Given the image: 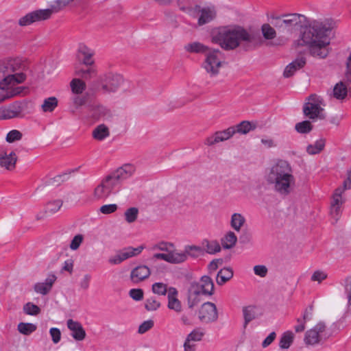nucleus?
Instances as JSON below:
<instances>
[{
  "instance_id": "nucleus-40",
  "label": "nucleus",
  "mask_w": 351,
  "mask_h": 351,
  "mask_svg": "<svg viewBox=\"0 0 351 351\" xmlns=\"http://www.w3.org/2000/svg\"><path fill=\"white\" fill-rule=\"evenodd\" d=\"M70 86L72 92L76 95L81 94L86 88V84L78 78L73 79Z\"/></svg>"
},
{
  "instance_id": "nucleus-62",
  "label": "nucleus",
  "mask_w": 351,
  "mask_h": 351,
  "mask_svg": "<svg viewBox=\"0 0 351 351\" xmlns=\"http://www.w3.org/2000/svg\"><path fill=\"white\" fill-rule=\"evenodd\" d=\"M117 205L115 204H106L100 207V212L105 215L114 213L117 210Z\"/></svg>"
},
{
  "instance_id": "nucleus-16",
  "label": "nucleus",
  "mask_w": 351,
  "mask_h": 351,
  "mask_svg": "<svg viewBox=\"0 0 351 351\" xmlns=\"http://www.w3.org/2000/svg\"><path fill=\"white\" fill-rule=\"evenodd\" d=\"M17 156L15 152L2 147L0 148V167L11 171L14 169Z\"/></svg>"
},
{
  "instance_id": "nucleus-4",
  "label": "nucleus",
  "mask_w": 351,
  "mask_h": 351,
  "mask_svg": "<svg viewBox=\"0 0 351 351\" xmlns=\"http://www.w3.org/2000/svg\"><path fill=\"white\" fill-rule=\"evenodd\" d=\"M266 181L274 191L282 195L289 194L295 184L292 168L285 160H279L271 166L266 175Z\"/></svg>"
},
{
  "instance_id": "nucleus-29",
  "label": "nucleus",
  "mask_w": 351,
  "mask_h": 351,
  "mask_svg": "<svg viewBox=\"0 0 351 351\" xmlns=\"http://www.w3.org/2000/svg\"><path fill=\"white\" fill-rule=\"evenodd\" d=\"M184 50L189 53H204L210 49L199 42H193L184 45Z\"/></svg>"
},
{
  "instance_id": "nucleus-31",
  "label": "nucleus",
  "mask_w": 351,
  "mask_h": 351,
  "mask_svg": "<svg viewBox=\"0 0 351 351\" xmlns=\"http://www.w3.org/2000/svg\"><path fill=\"white\" fill-rule=\"evenodd\" d=\"M109 136V128L104 124L99 125L93 131V137L97 141H102Z\"/></svg>"
},
{
  "instance_id": "nucleus-63",
  "label": "nucleus",
  "mask_w": 351,
  "mask_h": 351,
  "mask_svg": "<svg viewBox=\"0 0 351 351\" xmlns=\"http://www.w3.org/2000/svg\"><path fill=\"white\" fill-rule=\"evenodd\" d=\"M253 269L254 274L261 278L265 277L268 272L267 267L263 265H255Z\"/></svg>"
},
{
  "instance_id": "nucleus-42",
  "label": "nucleus",
  "mask_w": 351,
  "mask_h": 351,
  "mask_svg": "<svg viewBox=\"0 0 351 351\" xmlns=\"http://www.w3.org/2000/svg\"><path fill=\"white\" fill-rule=\"evenodd\" d=\"M76 75L85 80L90 79L97 75V69L94 66L81 69L75 71Z\"/></svg>"
},
{
  "instance_id": "nucleus-26",
  "label": "nucleus",
  "mask_w": 351,
  "mask_h": 351,
  "mask_svg": "<svg viewBox=\"0 0 351 351\" xmlns=\"http://www.w3.org/2000/svg\"><path fill=\"white\" fill-rule=\"evenodd\" d=\"M244 318L243 327L245 328L248 324L258 317V308L254 305H249L243 308Z\"/></svg>"
},
{
  "instance_id": "nucleus-43",
  "label": "nucleus",
  "mask_w": 351,
  "mask_h": 351,
  "mask_svg": "<svg viewBox=\"0 0 351 351\" xmlns=\"http://www.w3.org/2000/svg\"><path fill=\"white\" fill-rule=\"evenodd\" d=\"M73 1V0H56L51 4L50 8H48L47 10H50L52 14L53 12H58L70 4Z\"/></svg>"
},
{
  "instance_id": "nucleus-50",
  "label": "nucleus",
  "mask_w": 351,
  "mask_h": 351,
  "mask_svg": "<svg viewBox=\"0 0 351 351\" xmlns=\"http://www.w3.org/2000/svg\"><path fill=\"white\" fill-rule=\"evenodd\" d=\"M23 311L29 315H37L40 310V308L32 302H27L23 306Z\"/></svg>"
},
{
  "instance_id": "nucleus-8",
  "label": "nucleus",
  "mask_w": 351,
  "mask_h": 351,
  "mask_svg": "<svg viewBox=\"0 0 351 351\" xmlns=\"http://www.w3.org/2000/svg\"><path fill=\"white\" fill-rule=\"evenodd\" d=\"M125 79L117 73L107 71L98 77V85L104 93H115L123 84Z\"/></svg>"
},
{
  "instance_id": "nucleus-45",
  "label": "nucleus",
  "mask_w": 351,
  "mask_h": 351,
  "mask_svg": "<svg viewBox=\"0 0 351 351\" xmlns=\"http://www.w3.org/2000/svg\"><path fill=\"white\" fill-rule=\"evenodd\" d=\"M58 106V99L56 97L45 99L41 105L43 110H54Z\"/></svg>"
},
{
  "instance_id": "nucleus-59",
  "label": "nucleus",
  "mask_w": 351,
  "mask_h": 351,
  "mask_svg": "<svg viewBox=\"0 0 351 351\" xmlns=\"http://www.w3.org/2000/svg\"><path fill=\"white\" fill-rule=\"evenodd\" d=\"M345 289L348 299L347 310L351 313V277L348 278Z\"/></svg>"
},
{
  "instance_id": "nucleus-39",
  "label": "nucleus",
  "mask_w": 351,
  "mask_h": 351,
  "mask_svg": "<svg viewBox=\"0 0 351 351\" xmlns=\"http://www.w3.org/2000/svg\"><path fill=\"white\" fill-rule=\"evenodd\" d=\"M36 328V325L32 323L20 322L17 326L18 331L24 335H31Z\"/></svg>"
},
{
  "instance_id": "nucleus-24",
  "label": "nucleus",
  "mask_w": 351,
  "mask_h": 351,
  "mask_svg": "<svg viewBox=\"0 0 351 351\" xmlns=\"http://www.w3.org/2000/svg\"><path fill=\"white\" fill-rule=\"evenodd\" d=\"M325 104L323 99L317 95H311L306 100L303 110H324Z\"/></svg>"
},
{
  "instance_id": "nucleus-11",
  "label": "nucleus",
  "mask_w": 351,
  "mask_h": 351,
  "mask_svg": "<svg viewBox=\"0 0 351 351\" xmlns=\"http://www.w3.org/2000/svg\"><path fill=\"white\" fill-rule=\"evenodd\" d=\"M145 248L144 245L136 247L128 246L118 251L116 254L109 258L108 262L112 265H119L124 261L138 256Z\"/></svg>"
},
{
  "instance_id": "nucleus-25",
  "label": "nucleus",
  "mask_w": 351,
  "mask_h": 351,
  "mask_svg": "<svg viewBox=\"0 0 351 351\" xmlns=\"http://www.w3.org/2000/svg\"><path fill=\"white\" fill-rule=\"evenodd\" d=\"M246 223L245 216L240 213H234L230 216V226L237 232H239Z\"/></svg>"
},
{
  "instance_id": "nucleus-32",
  "label": "nucleus",
  "mask_w": 351,
  "mask_h": 351,
  "mask_svg": "<svg viewBox=\"0 0 351 351\" xmlns=\"http://www.w3.org/2000/svg\"><path fill=\"white\" fill-rule=\"evenodd\" d=\"M79 52L83 56L82 62L86 66H92L94 60L92 58L94 55V51L86 45H82L79 48Z\"/></svg>"
},
{
  "instance_id": "nucleus-13",
  "label": "nucleus",
  "mask_w": 351,
  "mask_h": 351,
  "mask_svg": "<svg viewBox=\"0 0 351 351\" xmlns=\"http://www.w3.org/2000/svg\"><path fill=\"white\" fill-rule=\"evenodd\" d=\"M136 171V167L132 164H125L109 174V177L119 189L122 182L131 178Z\"/></svg>"
},
{
  "instance_id": "nucleus-18",
  "label": "nucleus",
  "mask_w": 351,
  "mask_h": 351,
  "mask_svg": "<svg viewBox=\"0 0 351 351\" xmlns=\"http://www.w3.org/2000/svg\"><path fill=\"white\" fill-rule=\"evenodd\" d=\"M236 133L235 128L230 127L226 130L216 132L205 139L204 143L211 146L216 143L223 142L230 139Z\"/></svg>"
},
{
  "instance_id": "nucleus-36",
  "label": "nucleus",
  "mask_w": 351,
  "mask_h": 351,
  "mask_svg": "<svg viewBox=\"0 0 351 351\" xmlns=\"http://www.w3.org/2000/svg\"><path fill=\"white\" fill-rule=\"evenodd\" d=\"M233 276V271L230 267H224L221 269L217 274V282L218 285H221L232 278Z\"/></svg>"
},
{
  "instance_id": "nucleus-52",
  "label": "nucleus",
  "mask_w": 351,
  "mask_h": 351,
  "mask_svg": "<svg viewBox=\"0 0 351 351\" xmlns=\"http://www.w3.org/2000/svg\"><path fill=\"white\" fill-rule=\"evenodd\" d=\"M261 29L265 38L271 40L276 37V31L270 25L264 24Z\"/></svg>"
},
{
  "instance_id": "nucleus-7",
  "label": "nucleus",
  "mask_w": 351,
  "mask_h": 351,
  "mask_svg": "<svg viewBox=\"0 0 351 351\" xmlns=\"http://www.w3.org/2000/svg\"><path fill=\"white\" fill-rule=\"evenodd\" d=\"M332 335L330 328H327L324 322H319L305 332L304 342L308 346H313L323 343Z\"/></svg>"
},
{
  "instance_id": "nucleus-64",
  "label": "nucleus",
  "mask_w": 351,
  "mask_h": 351,
  "mask_svg": "<svg viewBox=\"0 0 351 351\" xmlns=\"http://www.w3.org/2000/svg\"><path fill=\"white\" fill-rule=\"evenodd\" d=\"M129 295L135 301H141L143 298V291L141 289H132L130 291Z\"/></svg>"
},
{
  "instance_id": "nucleus-22",
  "label": "nucleus",
  "mask_w": 351,
  "mask_h": 351,
  "mask_svg": "<svg viewBox=\"0 0 351 351\" xmlns=\"http://www.w3.org/2000/svg\"><path fill=\"white\" fill-rule=\"evenodd\" d=\"M150 273V269L147 266L139 265L132 270L130 278L133 282L138 283L148 278Z\"/></svg>"
},
{
  "instance_id": "nucleus-41",
  "label": "nucleus",
  "mask_w": 351,
  "mask_h": 351,
  "mask_svg": "<svg viewBox=\"0 0 351 351\" xmlns=\"http://www.w3.org/2000/svg\"><path fill=\"white\" fill-rule=\"evenodd\" d=\"M62 206V202L61 199H57L49 201L46 206L45 211L49 214H53L58 212Z\"/></svg>"
},
{
  "instance_id": "nucleus-48",
  "label": "nucleus",
  "mask_w": 351,
  "mask_h": 351,
  "mask_svg": "<svg viewBox=\"0 0 351 351\" xmlns=\"http://www.w3.org/2000/svg\"><path fill=\"white\" fill-rule=\"evenodd\" d=\"M152 291L158 295H165L168 294L169 288L166 284L162 282H155L152 285Z\"/></svg>"
},
{
  "instance_id": "nucleus-34",
  "label": "nucleus",
  "mask_w": 351,
  "mask_h": 351,
  "mask_svg": "<svg viewBox=\"0 0 351 351\" xmlns=\"http://www.w3.org/2000/svg\"><path fill=\"white\" fill-rule=\"evenodd\" d=\"M221 245L225 249H230L233 247L237 241V237L235 233L232 231H228L225 234V235L221 238Z\"/></svg>"
},
{
  "instance_id": "nucleus-44",
  "label": "nucleus",
  "mask_w": 351,
  "mask_h": 351,
  "mask_svg": "<svg viewBox=\"0 0 351 351\" xmlns=\"http://www.w3.org/2000/svg\"><path fill=\"white\" fill-rule=\"evenodd\" d=\"M138 215V209L136 207H131L125 211L124 217L125 221L129 223L134 222Z\"/></svg>"
},
{
  "instance_id": "nucleus-23",
  "label": "nucleus",
  "mask_w": 351,
  "mask_h": 351,
  "mask_svg": "<svg viewBox=\"0 0 351 351\" xmlns=\"http://www.w3.org/2000/svg\"><path fill=\"white\" fill-rule=\"evenodd\" d=\"M306 64V59L304 57H300L291 63H289L285 69L283 75L285 77H290L293 76L297 71L300 70Z\"/></svg>"
},
{
  "instance_id": "nucleus-3",
  "label": "nucleus",
  "mask_w": 351,
  "mask_h": 351,
  "mask_svg": "<svg viewBox=\"0 0 351 351\" xmlns=\"http://www.w3.org/2000/svg\"><path fill=\"white\" fill-rule=\"evenodd\" d=\"M210 40L224 50H234L243 43H251L253 36L241 26L227 25L213 30Z\"/></svg>"
},
{
  "instance_id": "nucleus-56",
  "label": "nucleus",
  "mask_w": 351,
  "mask_h": 351,
  "mask_svg": "<svg viewBox=\"0 0 351 351\" xmlns=\"http://www.w3.org/2000/svg\"><path fill=\"white\" fill-rule=\"evenodd\" d=\"M160 306V302L155 298L151 297L145 302V308L148 311H156Z\"/></svg>"
},
{
  "instance_id": "nucleus-27",
  "label": "nucleus",
  "mask_w": 351,
  "mask_h": 351,
  "mask_svg": "<svg viewBox=\"0 0 351 351\" xmlns=\"http://www.w3.org/2000/svg\"><path fill=\"white\" fill-rule=\"evenodd\" d=\"M166 252H169V258L168 263L173 264H179L186 261V256L185 250L178 251L173 250V247L169 251H166Z\"/></svg>"
},
{
  "instance_id": "nucleus-14",
  "label": "nucleus",
  "mask_w": 351,
  "mask_h": 351,
  "mask_svg": "<svg viewBox=\"0 0 351 351\" xmlns=\"http://www.w3.org/2000/svg\"><path fill=\"white\" fill-rule=\"evenodd\" d=\"M51 16V11L50 10H37L21 16L19 19L18 23L22 27L28 26L34 23L48 19Z\"/></svg>"
},
{
  "instance_id": "nucleus-17",
  "label": "nucleus",
  "mask_w": 351,
  "mask_h": 351,
  "mask_svg": "<svg viewBox=\"0 0 351 351\" xmlns=\"http://www.w3.org/2000/svg\"><path fill=\"white\" fill-rule=\"evenodd\" d=\"M56 280V275L53 273H49L43 281L36 282L33 286V289L38 294L47 295L51 291Z\"/></svg>"
},
{
  "instance_id": "nucleus-12",
  "label": "nucleus",
  "mask_w": 351,
  "mask_h": 351,
  "mask_svg": "<svg viewBox=\"0 0 351 351\" xmlns=\"http://www.w3.org/2000/svg\"><path fill=\"white\" fill-rule=\"evenodd\" d=\"M119 190L109 176H106L94 190V197L97 199H106L111 194Z\"/></svg>"
},
{
  "instance_id": "nucleus-33",
  "label": "nucleus",
  "mask_w": 351,
  "mask_h": 351,
  "mask_svg": "<svg viewBox=\"0 0 351 351\" xmlns=\"http://www.w3.org/2000/svg\"><path fill=\"white\" fill-rule=\"evenodd\" d=\"M184 250L186 259H188L189 256L192 258H197L199 256L204 255V249L202 247V243L200 245H186L184 247Z\"/></svg>"
},
{
  "instance_id": "nucleus-55",
  "label": "nucleus",
  "mask_w": 351,
  "mask_h": 351,
  "mask_svg": "<svg viewBox=\"0 0 351 351\" xmlns=\"http://www.w3.org/2000/svg\"><path fill=\"white\" fill-rule=\"evenodd\" d=\"M21 138L22 134L19 130H12L7 134L5 140L8 143H12L21 140Z\"/></svg>"
},
{
  "instance_id": "nucleus-21",
  "label": "nucleus",
  "mask_w": 351,
  "mask_h": 351,
  "mask_svg": "<svg viewBox=\"0 0 351 351\" xmlns=\"http://www.w3.org/2000/svg\"><path fill=\"white\" fill-rule=\"evenodd\" d=\"M178 292L174 287H169L168 290V304L169 309L174 311L176 313L182 311V304L178 298Z\"/></svg>"
},
{
  "instance_id": "nucleus-46",
  "label": "nucleus",
  "mask_w": 351,
  "mask_h": 351,
  "mask_svg": "<svg viewBox=\"0 0 351 351\" xmlns=\"http://www.w3.org/2000/svg\"><path fill=\"white\" fill-rule=\"evenodd\" d=\"M24 117L23 111H0V119L22 118Z\"/></svg>"
},
{
  "instance_id": "nucleus-37",
  "label": "nucleus",
  "mask_w": 351,
  "mask_h": 351,
  "mask_svg": "<svg viewBox=\"0 0 351 351\" xmlns=\"http://www.w3.org/2000/svg\"><path fill=\"white\" fill-rule=\"evenodd\" d=\"M348 87L343 82H339L333 88V96L337 99H343L348 95Z\"/></svg>"
},
{
  "instance_id": "nucleus-47",
  "label": "nucleus",
  "mask_w": 351,
  "mask_h": 351,
  "mask_svg": "<svg viewBox=\"0 0 351 351\" xmlns=\"http://www.w3.org/2000/svg\"><path fill=\"white\" fill-rule=\"evenodd\" d=\"M36 105L32 101H23L20 102H16L14 103L12 108L10 110H25V109H32L35 108Z\"/></svg>"
},
{
  "instance_id": "nucleus-9",
  "label": "nucleus",
  "mask_w": 351,
  "mask_h": 351,
  "mask_svg": "<svg viewBox=\"0 0 351 351\" xmlns=\"http://www.w3.org/2000/svg\"><path fill=\"white\" fill-rule=\"evenodd\" d=\"M350 189H351V171L348 172V177L343 182V187L337 188L332 197L330 213L335 221H337L341 215V207L345 201L343 193L345 190Z\"/></svg>"
},
{
  "instance_id": "nucleus-19",
  "label": "nucleus",
  "mask_w": 351,
  "mask_h": 351,
  "mask_svg": "<svg viewBox=\"0 0 351 351\" xmlns=\"http://www.w3.org/2000/svg\"><path fill=\"white\" fill-rule=\"evenodd\" d=\"M198 18V24L203 25L212 21L216 16V10L213 5H206L197 8L195 12Z\"/></svg>"
},
{
  "instance_id": "nucleus-2",
  "label": "nucleus",
  "mask_w": 351,
  "mask_h": 351,
  "mask_svg": "<svg viewBox=\"0 0 351 351\" xmlns=\"http://www.w3.org/2000/svg\"><path fill=\"white\" fill-rule=\"evenodd\" d=\"M327 30L322 23L314 22L302 30L298 45L308 47L313 56L325 58L328 55L330 43Z\"/></svg>"
},
{
  "instance_id": "nucleus-28",
  "label": "nucleus",
  "mask_w": 351,
  "mask_h": 351,
  "mask_svg": "<svg viewBox=\"0 0 351 351\" xmlns=\"http://www.w3.org/2000/svg\"><path fill=\"white\" fill-rule=\"evenodd\" d=\"M204 254H215L221 251V245L216 240L204 239L201 242Z\"/></svg>"
},
{
  "instance_id": "nucleus-58",
  "label": "nucleus",
  "mask_w": 351,
  "mask_h": 351,
  "mask_svg": "<svg viewBox=\"0 0 351 351\" xmlns=\"http://www.w3.org/2000/svg\"><path fill=\"white\" fill-rule=\"evenodd\" d=\"M71 102L73 108H78L84 106L86 104V100L84 97L77 95L72 97Z\"/></svg>"
},
{
  "instance_id": "nucleus-5",
  "label": "nucleus",
  "mask_w": 351,
  "mask_h": 351,
  "mask_svg": "<svg viewBox=\"0 0 351 351\" xmlns=\"http://www.w3.org/2000/svg\"><path fill=\"white\" fill-rule=\"evenodd\" d=\"M213 291V282L208 276H202L199 282L191 283L188 294L189 306L196 305L200 301L202 295H211Z\"/></svg>"
},
{
  "instance_id": "nucleus-51",
  "label": "nucleus",
  "mask_w": 351,
  "mask_h": 351,
  "mask_svg": "<svg viewBox=\"0 0 351 351\" xmlns=\"http://www.w3.org/2000/svg\"><path fill=\"white\" fill-rule=\"evenodd\" d=\"M234 128H235L236 133L242 134H245L252 130V126L248 121H242Z\"/></svg>"
},
{
  "instance_id": "nucleus-49",
  "label": "nucleus",
  "mask_w": 351,
  "mask_h": 351,
  "mask_svg": "<svg viewBox=\"0 0 351 351\" xmlns=\"http://www.w3.org/2000/svg\"><path fill=\"white\" fill-rule=\"evenodd\" d=\"M295 129L298 133L306 134L311 131L312 125L308 121H303L295 124Z\"/></svg>"
},
{
  "instance_id": "nucleus-38",
  "label": "nucleus",
  "mask_w": 351,
  "mask_h": 351,
  "mask_svg": "<svg viewBox=\"0 0 351 351\" xmlns=\"http://www.w3.org/2000/svg\"><path fill=\"white\" fill-rule=\"evenodd\" d=\"M294 339V334L292 331L285 332L280 339L279 346L282 349H288L292 344Z\"/></svg>"
},
{
  "instance_id": "nucleus-15",
  "label": "nucleus",
  "mask_w": 351,
  "mask_h": 351,
  "mask_svg": "<svg viewBox=\"0 0 351 351\" xmlns=\"http://www.w3.org/2000/svg\"><path fill=\"white\" fill-rule=\"evenodd\" d=\"M198 317L204 323L215 321L218 317L216 306L209 302L204 303L199 311Z\"/></svg>"
},
{
  "instance_id": "nucleus-10",
  "label": "nucleus",
  "mask_w": 351,
  "mask_h": 351,
  "mask_svg": "<svg viewBox=\"0 0 351 351\" xmlns=\"http://www.w3.org/2000/svg\"><path fill=\"white\" fill-rule=\"evenodd\" d=\"M224 64L223 54L219 49H210L205 54L203 68L210 76L217 75Z\"/></svg>"
},
{
  "instance_id": "nucleus-20",
  "label": "nucleus",
  "mask_w": 351,
  "mask_h": 351,
  "mask_svg": "<svg viewBox=\"0 0 351 351\" xmlns=\"http://www.w3.org/2000/svg\"><path fill=\"white\" fill-rule=\"evenodd\" d=\"M66 326L71 332V335L75 340L80 341L85 339L86 331L81 323L72 319H69L66 321Z\"/></svg>"
},
{
  "instance_id": "nucleus-30",
  "label": "nucleus",
  "mask_w": 351,
  "mask_h": 351,
  "mask_svg": "<svg viewBox=\"0 0 351 351\" xmlns=\"http://www.w3.org/2000/svg\"><path fill=\"white\" fill-rule=\"evenodd\" d=\"M180 10L191 15L195 14V12L199 7L197 5V0H178Z\"/></svg>"
},
{
  "instance_id": "nucleus-1",
  "label": "nucleus",
  "mask_w": 351,
  "mask_h": 351,
  "mask_svg": "<svg viewBox=\"0 0 351 351\" xmlns=\"http://www.w3.org/2000/svg\"><path fill=\"white\" fill-rule=\"evenodd\" d=\"M24 65L19 58H8L0 62V103L19 95L24 89L18 85L25 80Z\"/></svg>"
},
{
  "instance_id": "nucleus-53",
  "label": "nucleus",
  "mask_w": 351,
  "mask_h": 351,
  "mask_svg": "<svg viewBox=\"0 0 351 351\" xmlns=\"http://www.w3.org/2000/svg\"><path fill=\"white\" fill-rule=\"evenodd\" d=\"M204 332L200 329L192 330L186 337L188 341H199L202 340Z\"/></svg>"
},
{
  "instance_id": "nucleus-6",
  "label": "nucleus",
  "mask_w": 351,
  "mask_h": 351,
  "mask_svg": "<svg viewBox=\"0 0 351 351\" xmlns=\"http://www.w3.org/2000/svg\"><path fill=\"white\" fill-rule=\"evenodd\" d=\"M270 23L282 31H292L293 29L302 27L306 21V17L304 15L298 14H289L281 16H271L269 19Z\"/></svg>"
},
{
  "instance_id": "nucleus-61",
  "label": "nucleus",
  "mask_w": 351,
  "mask_h": 351,
  "mask_svg": "<svg viewBox=\"0 0 351 351\" xmlns=\"http://www.w3.org/2000/svg\"><path fill=\"white\" fill-rule=\"evenodd\" d=\"M154 326V322L152 319L144 321L138 327V332L143 334L151 329Z\"/></svg>"
},
{
  "instance_id": "nucleus-54",
  "label": "nucleus",
  "mask_w": 351,
  "mask_h": 351,
  "mask_svg": "<svg viewBox=\"0 0 351 351\" xmlns=\"http://www.w3.org/2000/svg\"><path fill=\"white\" fill-rule=\"evenodd\" d=\"M173 247H174L172 243L162 241L153 245L149 250L152 251L160 250L166 252L170 250Z\"/></svg>"
},
{
  "instance_id": "nucleus-35",
  "label": "nucleus",
  "mask_w": 351,
  "mask_h": 351,
  "mask_svg": "<svg viewBox=\"0 0 351 351\" xmlns=\"http://www.w3.org/2000/svg\"><path fill=\"white\" fill-rule=\"evenodd\" d=\"M326 141L324 138H320L314 143L310 144L306 147V152L310 155H315L320 153L324 148Z\"/></svg>"
},
{
  "instance_id": "nucleus-60",
  "label": "nucleus",
  "mask_w": 351,
  "mask_h": 351,
  "mask_svg": "<svg viewBox=\"0 0 351 351\" xmlns=\"http://www.w3.org/2000/svg\"><path fill=\"white\" fill-rule=\"evenodd\" d=\"M49 334L51 335L52 341L53 343H58L61 339V332L58 328H51L49 330Z\"/></svg>"
},
{
  "instance_id": "nucleus-57",
  "label": "nucleus",
  "mask_w": 351,
  "mask_h": 351,
  "mask_svg": "<svg viewBox=\"0 0 351 351\" xmlns=\"http://www.w3.org/2000/svg\"><path fill=\"white\" fill-rule=\"evenodd\" d=\"M84 240L82 234L75 235L71 241L69 247L71 250H76L79 248Z\"/></svg>"
}]
</instances>
